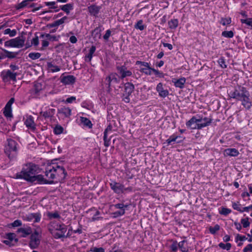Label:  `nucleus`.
I'll use <instances>...</instances> for the list:
<instances>
[{
  "label": "nucleus",
  "instance_id": "nucleus-51",
  "mask_svg": "<svg viewBox=\"0 0 252 252\" xmlns=\"http://www.w3.org/2000/svg\"><path fill=\"white\" fill-rule=\"evenodd\" d=\"M5 76L6 77H9V79H16V73H13L10 70H8L7 71Z\"/></svg>",
  "mask_w": 252,
  "mask_h": 252
},
{
  "label": "nucleus",
  "instance_id": "nucleus-50",
  "mask_svg": "<svg viewBox=\"0 0 252 252\" xmlns=\"http://www.w3.org/2000/svg\"><path fill=\"white\" fill-rule=\"evenodd\" d=\"M241 222L243 225V227L247 228L250 226V223L249 221V218H246L242 219L241 220Z\"/></svg>",
  "mask_w": 252,
  "mask_h": 252
},
{
  "label": "nucleus",
  "instance_id": "nucleus-8",
  "mask_svg": "<svg viewBox=\"0 0 252 252\" xmlns=\"http://www.w3.org/2000/svg\"><path fill=\"white\" fill-rule=\"evenodd\" d=\"M42 230L40 227H37L32 232V249H35L39 245L42 238Z\"/></svg>",
  "mask_w": 252,
  "mask_h": 252
},
{
  "label": "nucleus",
  "instance_id": "nucleus-7",
  "mask_svg": "<svg viewBox=\"0 0 252 252\" xmlns=\"http://www.w3.org/2000/svg\"><path fill=\"white\" fill-rule=\"evenodd\" d=\"M32 163L29 162L25 164L21 172L16 174V178L24 179L32 182Z\"/></svg>",
  "mask_w": 252,
  "mask_h": 252
},
{
  "label": "nucleus",
  "instance_id": "nucleus-38",
  "mask_svg": "<svg viewBox=\"0 0 252 252\" xmlns=\"http://www.w3.org/2000/svg\"><path fill=\"white\" fill-rule=\"evenodd\" d=\"M3 33L4 34H9L10 37H13L16 34L17 32L15 30H11L10 29H7L4 31Z\"/></svg>",
  "mask_w": 252,
  "mask_h": 252
},
{
  "label": "nucleus",
  "instance_id": "nucleus-32",
  "mask_svg": "<svg viewBox=\"0 0 252 252\" xmlns=\"http://www.w3.org/2000/svg\"><path fill=\"white\" fill-rule=\"evenodd\" d=\"M186 80H174L173 82L176 87L183 88Z\"/></svg>",
  "mask_w": 252,
  "mask_h": 252
},
{
  "label": "nucleus",
  "instance_id": "nucleus-61",
  "mask_svg": "<svg viewBox=\"0 0 252 252\" xmlns=\"http://www.w3.org/2000/svg\"><path fill=\"white\" fill-rule=\"evenodd\" d=\"M100 214V212L99 211H96L95 212V214L93 217L92 220V221H95L96 220H98L100 219H102V217H98L97 216H98Z\"/></svg>",
  "mask_w": 252,
  "mask_h": 252
},
{
  "label": "nucleus",
  "instance_id": "nucleus-12",
  "mask_svg": "<svg viewBox=\"0 0 252 252\" xmlns=\"http://www.w3.org/2000/svg\"><path fill=\"white\" fill-rule=\"evenodd\" d=\"M106 81H107V82L102 83V85L103 88L107 89L108 91H110L111 89V87L114 88L115 89L122 87L118 85L119 83L120 80H106Z\"/></svg>",
  "mask_w": 252,
  "mask_h": 252
},
{
  "label": "nucleus",
  "instance_id": "nucleus-11",
  "mask_svg": "<svg viewBox=\"0 0 252 252\" xmlns=\"http://www.w3.org/2000/svg\"><path fill=\"white\" fill-rule=\"evenodd\" d=\"M54 183V181H52L49 179H45L42 175L32 176V184H52Z\"/></svg>",
  "mask_w": 252,
  "mask_h": 252
},
{
  "label": "nucleus",
  "instance_id": "nucleus-23",
  "mask_svg": "<svg viewBox=\"0 0 252 252\" xmlns=\"http://www.w3.org/2000/svg\"><path fill=\"white\" fill-rule=\"evenodd\" d=\"M101 26H99L95 28L92 32V36L94 38H101Z\"/></svg>",
  "mask_w": 252,
  "mask_h": 252
},
{
  "label": "nucleus",
  "instance_id": "nucleus-2",
  "mask_svg": "<svg viewBox=\"0 0 252 252\" xmlns=\"http://www.w3.org/2000/svg\"><path fill=\"white\" fill-rule=\"evenodd\" d=\"M229 95L231 98L241 101L242 105L246 109H249L251 107L250 94L246 88L238 85L233 91L230 92Z\"/></svg>",
  "mask_w": 252,
  "mask_h": 252
},
{
  "label": "nucleus",
  "instance_id": "nucleus-56",
  "mask_svg": "<svg viewBox=\"0 0 252 252\" xmlns=\"http://www.w3.org/2000/svg\"><path fill=\"white\" fill-rule=\"evenodd\" d=\"M185 242V240L182 241L178 243V245L179 248L181 250V251L183 252H187V250H186V248H185L184 247Z\"/></svg>",
  "mask_w": 252,
  "mask_h": 252
},
{
  "label": "nucleus",
  "instance_id": "nucleus-27",
  "mask_svg": "<svg viewBox=\"0 0 252 252\" xmlns=\"http://www.w3.org/2000/svg\"><path fill=\"white\" fill-rule=\"evenodd\" d=\"M179 137H180V136L172 135L166 140V143L167 144V145H171L172 142H176L177 143H179L180 141H177L178 138Z\"/></svg>",
  "mask_w": 252,
  "mask_h": 252
},
{
  "label": "nucleus",
  "instance_id": "nucleus-31",
  "mask_svg": "<svg viewBox=\"0 0 252 252\" xmlns=\"http://www.w3.org/2000/svg\"><path fill=\"white\" fill-rule=\"evenodd\" d=\"M81 123L84 125V126L88 127L89 128H92L93 125L92 124L91 121L86 117H81Z\"/></svg>",
  "mask_w": 252,
  "mask_h": 252
},
{
  "label": "nucleus",
  "instance_id": "nucleus-64",
  "mask_svg": "<svg viewBox=\"0 0 252 252\" xmlns=\"http://www.w3.org/2000/svg\"><path fill=\"white\" fill-rule=\"evenodd\" d=\"M45 4L46 6H51V8L55 9L57 8V6H55V5L56 4V2L55 1L45 2Z\"/></svg>",
  "mask_w": 252,
  "mask_h": 252
},
{
  "label": "nucleus",
  "instance_id": "nucleus-9",
  "mask_svg": "<svg viewBox=\"0 0 252 252\" xmlns=\"http://www.w3.org/2000/svg\"><path fill=\"white\" fill-rule=\"evenodd\" d=\"M124 91L123 93V100L126 103L130 101L129 96L133 92L134 87L131 83H126L124 85Z\"/></svg>",
  "mask_w": 252,
  "mask_h": 252
},
{
  "label": "nucleus",
  "instance_id": "nucleus-55",
  "mask_svg": "<svg viewBox=\"0 0 252 252\" xmlns=\"http://www.w3.org/2000/svg\"><path fill=\"white\" fill-rule=\"evenodd\" d=\"M231 212V210L229 209L222 207L221 210L220 211V213L221 215H223L225 216L227 215Z\"/></svg>",
  "mask_w": 252,
  "mask_h": 252
},
{
  "label": "nucleus",
  "instance_id": "nucleus-16",
  "mask_svg": "<svg viewBox=\"0 0 252 252\" xmlns=\"http://www.w3.org/2000/svg\"><path fill=\"white\" fill-rule=\"evenodd\" d=\"M100 7L93 4L88 7V10L91 15L96 16L99 12Z\"/></svg>",
  "mask_w": 252,
  "mask_h": 252
},
{
  "label": "nucleus",
  "instance_id": "nucleus-48",
  "mask_svg": "<svg viewBox=\"0 0 252 252\" xmlns=\"http://www.w3.org/2000/svg\"><path fill=\"white\" fill-rule=\"evenodd\" d=\"M41 215L39 213H32V219H34V222H38L40 220Z\"/></svg>",
  "mask_w": 252,
  "mask_h": 252
},
{
  "label": "nucleus",
  "instance_id": "nucleus-36",
  "mask_svg": "<svg viewBox=\"0 0 252 252\" xmlns=\"http://www.w3.org/2000/svg\"><path fill=\"white\" fill-rule=\"evenodd\" d=\"M113 206L116 209H120V210H125V209L127 208L129 204H124L123 203H122L114 204Z\"/></svg>",
  "mask_w": 252,
  "mask_h": 252
},
{
  "label": "nucleus",
  "instance_id": "nucleus-18",
  "mask_svg": "<svg viewBox=\"0 0 252 252\" xmlns=\"http://www.w3.org/2000/svg\"><path fill=\"white\" fill-rule=\"evenodd\" d=\"M157 90L161 97H165L168 95V91L167 90L163 89L162 84L161 83L157 85Z\"/></svg>",
  "mask_w": 252,
  "mask_h": 252
},
{
  "label": "nucleus",
  "instance_id": "nucleus-44",
  "mask_svg": "<svg viewBox=\"0 0 252 252\" xmlns=\"http://www.w3.org/2000/svg\"><path fill=\"white\" fill-rule=\"evenodd\" d=\"M218 63L220 66L222 68H225L227 67L224 57H221L219 59Z\"/></svg>",
  "mask_w": 252,
  "mask_h": 252
},
{
  "label": "nucleus",
  "instance_id": "nucleus-52",
  "mask_svg": "<svg viewBox=\"0 0 252 252\" xmlns=\"http://www.w3.org/2000/svg\"><path fill=\"white\" fill-rule=\"evenodd\" d=\"M241 205L238 202H233L232 203V207L234 210H236L240 212H243L242 209L241 208Z\"/></svg>",
  "mask_w": 252,
  "mask_h": 252
},
{
  "label": "nucleus",
  "instance_id": "nucleus-20",
  "mask_svg": "<svg viewBox=\"0 0 252 252\" xmlns=\"http://www.w3.org/2000/svg\"><path fill=\"white\" fill-rule=\"evenodd\" d=\"M96 50V47L92 45L89 50V54L85 56V61L86 62H90L92 59L93 54Z\"/></svg>",
  "mask_w": 252,
  "mask_h": 252
},
{
  "label": "nucleus",
  "instance_id": "nucleus-22",
  "mask_svg": "<svg viewBox=\"0 0 252 252\" xmlns=\"http://www.w3.org/2000/svg\"><path fill=\"white\" fill-rule=\"evenodd\" d=\"M71 109L68 107H63L58 109V113L63 114L65 117H68L71 115Z\"/></svg>",
  "mask_w": 252,
  "mask_h": 252
},
{
  "label": "nucleus",
  "instance_id": "nucleus-41",
  "mask_svg": "<svg viewBox=\"0 0 252 252\" xmlns=\"http://www.w3.org/2000/svg\"><path fill=\"white\" fill-rule=\"evenodd\" d=\"M63 128L60 126L57 125L54 129V132L56 134H60L63 132Z\"/></svg>",
  "mask_w": 252,
  "mask_h": 252
},
{
  "label": "nucleus",
  "instance_id": "nucleus-15",
  "mask_svg": "<svg viewBox=\"0 0 252 252\" xmlns=\"http://www.w3.org/2000/svg\"><path fill=\"white\" fill-rule=\"evenodd\" d=\"M17 233L22 237H26L32 233V229L30 227L20 228L17 229Z\"/></svg>",
  "mask_w": 252,
  "mask_h": 252
},
{
  "label": "nucleus",
  "instance_id": "nucleus-13",
  "mask_svg": "<svg viewBox=\"0 0 252 252\" xmlns=\"http://www.w3.org/2000/svg\"><path fill=\"white\" fill-rule=\"evenodd\" d=\"M110 186L114 192L116 193L119 194L124 192V185L120 183L113 181L110 183Z\"/></svg>",
  "mask_w": 252,
  "mask_h": 252
},
{
  "label": "nucleus",
  "instance_id": "nucleus-21",
  "mask_svg": "<svg viewBox=\"0 0 252 252\" xmlns=\"http://www.w3.org/2000/svg\"><path fill=\"white\" fill-rule=\"evenodd\" d=\"M1 50H2L4 54L3 55V58H8L9 59H14L16 57V56L18 55V52H9L5 49L0 48Z\"/></svg>",
  "mask_w": 252,
  "mask_h": 252
},
{
  "label": "nucleus",
  "instance_id": "nucleus-40",
  "mask_svg": "<svg viewBox=\"0 0 252 252\" xmlns=\"http://www.w3.org/2000/svg\"><path fill=\"white\" fill-rule=\"evenodd\" d=\"M241 22L242 23L245 24L247 26L251 27V29H252V18L241 19Z\"/></svg>",
  "mask_w": 252,
  "mask_h": 252
},
{
  "label": "nucleus",
  "instance_id": "nucleus-62",
  "mask_svg": "<svg viewBox=\"0 0 252 252\" xmlns=\"http://www.w3.org/2000/svg\"><path fill=\"white\" fill-rule=\"evenodd\" d=\"M252 252V244H248L244 249L243 252Z\"/></svg>",
  "mask_w": 252,
  "mask_h": 252
},
{
  "label": "nucleus",
  "instance_id": "nucleus-63",
  "mask_svg": "<svg viewBox=\"0 0 252 252\" xmlns=\"http://www.w3.org/2000/svg\"><path fill=\"white\" fill-rule=\"evenodd\" d=\"M91 251L93 252H105L104 249L103 248H96L94 247L92 248Z\"/></svg>",
  "mask_w": 252,
  "mask_h": 252
},
{
  "label": "nucleus",
  "instance_id": "nucleus-10",
  "mask_svg": "<svg viewBox=\"0 0 252 252\" xmlns=\"http://www.w3.org/2000/svg\"><path fill=\"white\" fill-rule=\"evenodd\" d=\"M24 44V40L20 37L11 39L4 42V46L8 47L21 48Z\"/></svg>",
  "mask_w": 252,
  "mask_h": 252
},
{
  "label": "nucleus",
  "instance_id": "nucleus-24",
  "mask_svg": "<svg viewBox=\"0 0 252 252\" xmlns=\"http://www.w3.org/2000/svg\"><path fill=\"white\" fill-rule=\"evenodd\" d=\"M60 8L65 12L67 14H68L71 10L73 8V4L72 3H67L66 4L62 5L60 6Z\"/></svg>",
  "mask_w": 252,
  "mask_h": 252
},
{
  "label": "nucleus",
  "instance_id": "nucleus-28",
  "mask_svg": "<svg viewBox=\"0 0 252 252\" xmlns=\"http://www.w3.org/2000/svg\"><path fill=\"white\" fill-rule=\"evenodd\" d=\"M47 216L50 220L61 218V216L57 211L54 212H48L47 213Z\"/></svg>",
  "mask_w": 252,
  "mask_h": 252
},
{
  "label": "nucleus",
  "instance_id": "nucleus-3",
  "mask_svg": "<svg viewBox=\"0 0 252 252\" xmlns=\"http://www.w3.org/2000/svg\"><path fill=\"white\" fill-rule=\"evenodd\" d=\"M212 119L208 117H200L197 119L195 116H193L189 121L186 123V126L191 129H201L203 127L207 126L212 123Z\"/></svg>",
  "mask_w": 252,
  "mask_h": 252
},
{
  "label": "nucleus",
  "instance_id": "nucleus-19",
  "mask_svg": "<svg viewBox=\"0 0 252 252\" xmlns=\"http://www.w3.org/2000/svg\"><path fill=\"white\" fill-rule=\"evenodd\" d=\"M67 18H68L67 17L64 16L63 18H62L61 19H60L58 20L55 21L51 24H48L47 26L49 28H53V27H58V26H60V25L63 24L65 22V20L67 19Z\"/></svg>",
  "mask_w": 252,
  "mask_h": 252
},
{
  "label": "nucleus",
  "instance_id": "nucleus-46",
  "mask_svg": "<svg viewBox=\"0 0 252 252\" xmlns=\"http://www.w3.org/2000/svg\"><path fill=\"white\" fill-rule=\"evenodd\" d=\"M75 80H61V83L63 85H73Z\"/></svg>",
  "mask_w": 252,
  "mask_h": 252
},
{
  "label": "nucleus",
  "instance_id": "nucleus-35",
  "mask_svg": "<svg viewBox=\"0 0 252 252\" xmlns=\"http://www.w3.org/2000/svg\"><path fill=\"white\" fill-rule=\"evenodd\" d=\"M42 89V85L41 83L35 82L34 84V94H37Z\"/></svg>",
  "mask_w": 252,
  "mask_h": 252
},
{
  "label": "nucleus",
  "instance_id": "nucleus-58",
  "mask_svg": "<svg viewBox=\"0 0 252 252\" xmlns=\"http://www.w3.org/2000/svg\"><path fill=\"white\" fill-rule=\"evenodd\" d=\"M104 145L106 147H108L110 146V139H107V135H104L103 136Z\"/></svg>",
  "mask_w": 252,
  "mask_h": 252
},
{
  "label": "nucleus",
  "instance_id": "nucleus-33",
  "mask_svg": "<svg viewBox=\"0 0 252 252\" xmlns=\"http://www.w3.org/2000/svg\"><path fill=\"white\" fill-rule=\"evenodd\" d=\"M24 117V124L29 128H32V116H26Z\"/></svg>",
  "mask_w": 252,
  "mask_h": 252
},
{
  "label": "nucleus",
  "instance_id": "nucleus-47",
  "mask_svg": "<svg viewBox=\"0 0 252 252\" xmlns=\"http://www.w3.org/2000/svg\"><path fill=\"white\" fill-rule=\"evenodd\" d=\"M231 22V20L230 18H221L220 20V24H221L223 26L229 25Z\"/></svg>",
  "mask_w": 252,
  "mask_h": 252
},
{
  "label": "nucleus",
  "instance_id": "nucleus-17",
  "mask_svg": "<svg viewBox=\"0 0 252 252\" xmlns=\"http://www.w3.org/2000/svg\"><path fill=\"white\" fill-rule=\"evenodd\" d=\"M239 154V151L235 148H228L224 151V156L236 157Z\"/></svg>",
  "mask_w": 252,
  "mask_h": 252
},
{
  "label": "nucleus",
  "instance_id": "nucleus-14",
  "mask_svg": "<svg viewBox=\"0 0 252 252\" xmlns=\"http://www.w3.org/2000/svg\"><path fill=\"white\" fill-rule=\"evenodd\" d=\"M117 69L119 74L121 75L122 78H124L126 77L130 76L132 75V72L127 70L125 65L117 67Z\"/></svg>",
  "mask_w": 252,
  "mask_h": 252
},
{
  "label": "nucleus",
  "instance_id": "nucleus-60",
  "mask_svg": "<svg viewBox=\"0 0 252 252\" xmlns=\"http://www.w3.org/2000/svg\"><path fill=\"white\" fill-rule=\"evenodd\" d=\"M14 98L12 97L7 102L6 105L4 107L5 108H11V105L14 102Z\"/></svg>",
  "mask_w": 252,
  "mask_h": 252
},
{
  "label": "nucleus",
  "instance_id": "nucleus-42",
  "mask_svg": "<svg viewBox=\"0 0 252 252\" xmlns=\"http://www.w3.org/2000/svg\"><path fill=\"white\" fill-rule=\"evenodd\" d=\"M134 27L135 29H139L140 31H143L145 28V26L143 25V21L142 20H139Z\"/></svg>",
  "mask_w": 252,
  "mask_h": 252
},
{
  "label": "nucleus",
  "instance_id": "nucleus-25",
  "mask_svg": "<svg viewBox=\"0 0 252 252\" xmlns=\"http://www.w3.org/2000/svg\"><path fill=\"white\" fill-rule=\"evenodd\" d=\"M39 37L42 39L45 38L47 39V40L50 41H57L58 40V38L56 36L52 35L49 33L40 34Z\"/></svg>",
  "mask_w": 252,
  "mask_h": 252
},
{
  "label": "nucleus",
  "instance_id": "nucleus-6",
  "mask_svg": "<svg viewBox=\"0 0 252 252\" xmlns=\"http://www.w3.org/2000/svg\"><path fill=\"white\" fill-rule=\"evenodd\" d=\"M17 143L11 139H8L4 147V153L10 159L16 158L17 155Z\"/></svg>",
  "mask_w": 252,
  "mask_h": 252
},
{
  "label": "nucleus",
  "instance_id": "nucleus-34",
  "mask_svg": "<svg viewBox=\"0 0 252 252\" xmlns=\"http://www.w3.org/2000/svg\"><path fill=\"white\" fill-rule=\"evenodd\" d=\"M6 238L10 241L12 242L14 241L15 242H17L18 240L16 238V234L14 233H8L6 234Z\"/></svg>",
  "mask_w": 252,
  "mask_h": 252
},
{
  "label": "nucleus",
  "instance_id": "nucleus-49",
  "mask_svg": "<svg viewBox=\"0 0 252 252\" xmlns=\"http://www.w3.org/2000/svg\"><path fill=\"white\" fill-rule=\"evenodd\" d=\"M220 229V226L219 224H216L214 227H210L209 228L210 232L213 234H214L216 233V232L219 230Z\"/></svg>",
  "mask_w": 252,
  "mask_h": 252
},
{
  "label": "nucleus",
  "instance_id": "nucleus-54",
  "mask_svg": "<svg viewBox=\"0 0 252 252\" xmlns=\"http://www.w3.org/2000/svg\"><path fill=\"white\" fill-rule=\"evenodd\" d=\"M125 214V210H120L116 211L113 213L114 215V218H117L120 216H122L124 215Z\"/></svg>",
  "mask_w": 252,
  "mask_h": 252
},
{
  "label": "nucleus",
  "instance_id": "nucleus-5",
  "mask_svg": "<svg viewBox=\"0 0 252 252\" xmlns=\"http://www.w3.org/2000/svg\"><path fill=\"white\" fill-rule=\"evenodd\" d=\"M136 65H140L139 70L141 72L146 75H152L154 74L156 77L159 78L164 77L163 73L156 70L150 66V63L145 62L137 61L135 63Z\"/></svg>",
  "mask_w": 252,
  "mask_h": 252
},
{
  "label": "nucleus",
  "instance_id": "nucleus-30",
  "mask_svg": "<svg viewBox=\"0 0 252 252\" xmlns=\"http://www.w3.org/2000/svg\"><path fill=\"white\" fill-rule=\"evenodd\" d=\"M47 67L48 69L52 72H56L60 70V68L58 66L55 65L52 62L47 63Z\"/></svg>",
  "mask_w": 252,
  "mask_h": 252
},
{
  "label": "nucleus",
  "instance_id": "nucleus-1",
  "mask_svg": "<svg viewBox=\"0 0 252 252\" xmlns=\"http://www.w3.org/2000/svg\"><path fill=\"white\" fill-rule=\"evenodd\" d=\"M45 173L48 179L52 181L55 180L56 182L64 181L67 174L63 166L55 163L48 165Z\"/></svg>",
  "mask_w": 252,
  "mask_h": 252
},
{
  "label": "nucleus",
  "instance_id": "nucleus-45",
  "mask_svg": "<svg viewBox=\"0 0 252 252\" xmlns=\"http://www.w3.org/2000/svg\"><path fill=\"white\" fill-rule=\"evenodd\" d=\"M222 36L227 38H232L234 36V33L232 31H223L221 34Z\"/></svg>",
  "mask_w": 252,
  "mask_h": 252
},
{
  "label": "nucleus",
  "instance_id": "nucleus-4",
  "mask_svg": "<svg viewBox=\"0 0 252 252\" xmlns=\"http://www.w3.org/2000/svg\"><path fill=\"white\" fill-rule=\"evenodd\" d=\"M49 231L56 239L64 238L67 226L63 223L59 224L55 221L50 223Z\"/></svg>",
  "mask_w": 252,
  "mask_h": 252
},
{
  "label": "nucleus",
  "instance_id": "nucleus-37",
  "mask_svg": "<svg viewBox=\"0 0 252 252\" xmlns=\"http://www.w3.org/2000/svg\"><path fill=\"white\" fill-rule=\"evenodd\" d=\"M3 114L7 118H11L12 117V109L4 107Z\"/></svg>",
  "mask_w": 252,
  "mask_h": 252
},
{
  "label": "nucleus",
  "instance_id": "nucleus-43",
  "mask_svg": "<svg viewBox=\"0 0 252 252\" xmlns=\"http://www.w3.org/2000/svg\"><path fill=\"white\" fill-rule=\"evenodd\" d=\"M32 1V0H24L22 2L18 4V5L17 6V9H21L27 6L29 3V2Z\"/></svg>",
  "mask_w": 252,
  "mask_h": 252
},
{
  "label": "nucleus",
  "instance_id": "nucleus-29",
  "mask_svg": "<svg viewBox=\"0 0 252 252\" xmlns=\"http://www.w3.org/2000/svg\"><path fill=\"white\" fill-rule=\"evenodd\" d=\"M169 27L171 29H175L178 26V20L177 19H171L168 22Z\"/></svg>",
  "mask_w": 252,
  "mask_h": 252
},
{
  "label": "nucleus",
  "instance_id": "nucleus-53",
  "mask_svg": "<svg viewBox=\"0 0 252 252\" xmlns=\"http://www.w3.org/2000/svg\"><path fill=\"white\" fill-rule=\"evenodd\" d=\"M37 34L40 35L41 33L38 32L35 33V37L32 38V44L35 46H37L39 44L38 36Z\"/></svg>",
  "mask_w": 252,
  "mask_h": 252
},
{
  "label": "nucleus",
  "instance_id": "nucleus-57",
  "mask_svg": "<svg viewBox=\"0 0 252 252\" xmlns=\"http://www.w3.org/2000/svg\"><path fill=\"white\" fill-rule=\"evenodd\" d=\"M49 43L47 40L43 39L41 42L42 47H41L40 49L41 50H44L45 48L49 45Z\"/></svg>",
  "mask_w": 252,
  "mask_h": 252
},
{
  "label": "nucleus",
  "instance_id": "nucleus-26",
  "mask_svg": "<svg viewBox=\"0 0 252 252\" xmlns=\"http://www.w3.org/2000/svg\"><path fill=\"white\" fill-rule=\"evenodd\" d=\"M55 113V109H49L47 111L42 112L43 116L45 118H52Z\"/></svg>",
  "mask_w": 252,
  "mask_h": 252
},
{
  "label": "nucleus",
  "instance_id": "nucleus-59",
  "mask_svg": "<svg viewBox=\"0 0 252 252\" xmlns=\"http://www.w3.org/2000/svg\"><path fill=\"white\" fill-rule=\"evenodd\" d=\"M10 225L12 227L20 226L22 225V221L19 220H16L15 221H14V222H13L12 223H11Z\"/></svg>",
  "mask_w": 252,
  "mask_h": 252
},
{
  "label": "nucleus",
  "instance_id": "nucleus-39",
  "mask_svg": "<svg viewBox=\"0 0 252 252\" xmlns=\"http://www.w3.org/2000/svg\"><path fill=\"white\" fill-rule=\"evenodd\" d=\"M219 246L220 248L222 249L226 250L228 251L231 249V244L229 243H227L225 244L223 243H220L219 244Z\"/></svg>",
  "mask_w": 252,
  "mask_h": 252
}]
</instances>
